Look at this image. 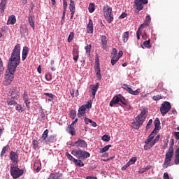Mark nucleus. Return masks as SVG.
I'll list each match as a JSON object with an SVG mask.
<instances>
[{
	"label": "nucleus",
	"mask_w": 179,
	"mask_h": 179,
	"mask_svg": "<svg viewBox=\"0 0 179 179\" xmlns=\"http://www.w3.org/2000/svg\"><path fill=\"white\" fill-rule=\"evenodd\" d=\"M20 64V44H17L13 50L11 56L8 60V73L5 76V85H10L13 80L14 73L16 71L17 66Z\"/></svg>",
	"instance_id": "nucleus-1"
},
{
	"label": "nucleus",
	"mask_w": 179,
	"mask_h": 179,
	"mask_svg": "<svg viewBox=\"0 0 179 179\" xmlns=\"http://www.w3.org/2000/svg\"><path fill=\"white\" fill-rule=\"evenodd\" d=\"M10 171V175L14 179H17L19 177H22L24 173L23 169H19V164H11Z\"/></svg>",
	"instance_id": "nucleus-2"
},
{
	"label": "nucleus",
	"mask_w": 179,
	"mask_h": 179,
	"mask_svg": "<svg viewBox=\"0 0 179 179\" xmlns=\"http://www.w3.org/2000/svg\"><path fill=\"white\" fill-rule=\"evenodd\" d=\"M71 155L75 156V157H77L78 160H86V159L90 157V153L82 150H73L71 151Z\"/></svg>",
	"instance_id": "nucleus-3"
},
{
	"label": "nucleus",
	"mask_w": 179,
	"mask_h": 179,
	"mask_svg": "<svg viewBox=\"0 0 179 179\" xmlns=\"http://www.w3.org/2000/svg\"><path fill=\"white\" fill-rule=\"evenodd\" d=\"M103 14L106 20L108 23H111L114 20V15H113V8L110 6H106L103 7Z\"/></svg>",
	"instance_id": "nucleus-4"
},
{
	"label": "nucleus",
	"mask_w": 179,
	"mask_h": 179,
	"mask_svg": "<svg viewBox=\"0 0 179 179\" xmlns=\"http://www.w3.org/2000/svg\"><path fill=\"white\" fill-rule=\"evenodd\" d=\"M174 156V150L169 149L165 155L164 162L162 164L163 169H167L171 164V159Z\"/></svg>",
	"instance_id": "nucleus-5"
},
{
	"label": "nucleus",
	"mask_w": 179,
	"mask_h": 179,
	"mask_svg": "<svg viewBox=\"0 0 179 179\" xmlns=\"http://www.w3.org/2000/svg\"><path fill=\"white\" fill-rule=\"evenodd\" d=\"M118 103H121L124 106H128V101L125 99V98H124V96L120 95L113 97L110 102V107H113L114 105L118 104Z\"/></svg>",
	"instance_id": "nucleus-6"
},
{
	"label": "nucleus",
	"mask_w": 179,
	"mask_h": 179,
	"mask_svg": "<svg viewBox=\"0 0 179 179\" xmlns=\"http://www.w3.org/2000/svg\"><path fill=\"white\" fill-rule=\"evenodd\" d=\"M157 135V131L153 130L152 133L148 136V139L145 141V145H144L145 150H148V149H150V142L155 139V136ZM150 143V144H149Z\"/></svg>",
	"instance_id": "nucleus-7"
},
{
	"label": "nucleus",
	"mask_w": 179,
	"mask_h": 179,
	"mask_svg": "<svg viewBox=\"0 0 179 179\" xmlns=\"http://www.w3.org/2000/svg\"><path fill=\"white\" fill-rule=\"evenodd\" d=\"M170 110H171V104L169 101H164L160 107V112L162 117H164Z\"/></svg>",
	"instance_id": "nucleus-8"
},
{
	"label": "nucleus",
	"mask_w": 179,
	"mask_h": 179,
	"mask_svg": "<svg viewBox=\"0 0 179 179\" xmlns=\"http://www.w3.org/2000/svg\"><path fill=\"white\" fill-rule=\"evenodd\" d=\"M65 156L67 157L69 160H70V162H73L74 164L78 167H83V166H85V164H83L82 160L76 159V158L73 157V156L71 155L69 152H66Z\"/></svg>",
	"instance_id": "nucleus-9"
},
{
	"label": "nucleus",
	"mask_w": 179,
	"mask_h": 179,
	"mask_svg": "<svg viewBox=\"0 0 179 179\" xmlns=\"http://www.w3.org/2000/svg\"><path fill=\"white\" fill-rule=\"evenodd\" d=\"M123 86L124 87H122V88L124 90H127L129 94H133V96H138V94L141 93V89H137L136 90L134 91L132 90V88H131L127 84H124Z\"/></svg>",
	"instance_id": "nucleus-10"
},
{
	"label": "nucleus",
	"mask_w": 179,
	"mask_h": 179,
	"mask_svg": "<svg viewBox=\"0 0 179 179\" xmlns=\"http://www.w3.org/2000/svg\"><path fill=\"white\" fill-rule=\"evenodd\" d=\"M143 122H145V120L136 117V121L131 122V127L134 129H139V128L142 127Z\"/></svg>",
	"instance_id": "nucleus-11"
},
{
	"label": "nucleus",
	"mask_w": 179,
	"mask_h": 179,
	"mask_svg": "<svg viewBox=\"0 0 179 179\" xmlns=\"http://www.w3.org/2000/svg\"><path fill=\"white\" fill-rule=\"evenodd\" d=\"M134 3L137 10H142L143 9V5H146L148 3V0H135Z\"/></svg>",
	"instance_id": "nucleus-12"
},
{
	"label": "nucleus",
	"mask_w": 179,
	"mask_h": 179,
	"mask_svg": "<svg viewBox=\"0 0 179 179\" xmlns=\"http://www.w3.org/2000/svg\"><path fill=\"white\" fill-rule=\"evenodd\" d=\"M10 159L13 162L12 164H19L17 162L19 160V154L15 151H11L10 152Z\"/></svg>",
	"instance_id": "nucleus-13"
},
{
	"label": "nucleus",
	"mask_w": 179,
	"mask_h": 179,
	"mask_svg": "<svg viewBox=\"0 0 179 179\" xmlns=\"http://www.w3.org/2000/svg\"><path fill=\"white\" fill-rule=\"evenodd\" d=\"M73 146L74 148H87V143L84 140L78 139L73 144Z\"/></svg>",
	"instance_id": "nucleus-14"
},
{
	"label": "nucleus",
	"mask_w": 179,
	"mask_h": 179,
	"mask_svg": "<svg viewBox=\"0 0 179 179\" xmlns=\"http://www.w3.org/2000/svg\"><path fill=\"white\" fill-rule=\"evenodd\" d=\"M10 95L8 96L13 100H17V97H19V91L17 87H13L11 90Z\"/></svg>",
	"instance_id": "nucleus-15"
},
{
	"label": "nucleus",
	"mask_w": 179,
	"mask_h": 179,
	"mask_svg": "<svg viewBox=\"0 0 179 179\" xmlns=\"http://www.w3.org/2000/svg\"><path fill=\"white\" fill-rule=\"evenodd\" d=\"M34 19H36V17L34 15H29L28 16V23L31 26V27L34 30L36 29V24L34 23Z\"/></svg>",
	"instance_id": "nucleus-16"
},
{
	"label": "nucleus",
	"mask_w": 179,
	"mask_h": 179,
	"mask_svg": "<svg viewBox=\"0 0 179 179\" xmlns=\"http://www.w3.org/2000/svg\"><path fill=\"white\" fill-rule=\"evenodd\" d=\"M93 30H94L93 21L90 19L89 22L87 24V33H88V34H92V33H93Z\"/></svg>",
	"instance_id": "nucleus-17"
},
{
	"label": "nucleus",
	"mask_w": 179,
	"mask_h": 179,
	"mask_svg": "<svg viewBox=\"0 0 179 179\" xmlns=\"http://www.w3.org/2000/svg\"><path fill=\"white\" fill-rule=\"evenodd\" d=\"M95 72L96 75L97 80H101V71L100 69V64L98 63L95 68Z\"/></svg>",
	"instance_id": "nucleus-18"
},
{
	"label": "nucleus",
	"mask_w": 179,
	"mask_h": 179,
	"mask_svg": "<svg viewBox=\"0 0 179 179\" xmlns=\"http://www.w3.org/2000/svg\"><path fill=\"white\" fill-rule=\"evenodd\" d=\"M99 83H96V85H91L90 87L92 89V96L93 99L96 97V93L97 92V90L99 89Z\"/></svg>",
	"instance_id": "nucleus-19"
},
{
	"label": "nucleus",
	"mask_w": 179,
	"mask_h": 179,
	"mask_svg": "<svg viewBox=\"0 0 179 179\" xmlns=\"http://www.w3.org/2000/svg\"><path fill=\"white\" fill-rule=\"evenodd\" d=\"M85 114H86V108L85 106H82L78 110V116L79 118H82Z\"/></svg>",
	"instance_id": "nucleus-20"
},
{
	"label": "nucleus",
	"mask_w": 179,
	"mask_h": 179,
	"mask_svg": "<svg viewBox=\"0 0 179 179\" xmlns=\"http://www.w3.org/2000/svg\"><path fill=\"white\" fill-rule=\"evenodd\" d=\"M7 2H8V0H1V3H0L1 13H3V12H5V9H6Z\"/></svg>",
	"instance_id": "nucleus-21"
},
{
	"label": "nucleus",
	"mask_w": 179,
	"mask_h": 179,
	"mask_svg": "<svg viewBox=\"0 0 179 179\" xmlns=\"http://www.w3.org/2000/svg\"><path fill=\"white\" fill-rule=\"evenodd\" d=\"M67 132L70 134L72 136L76 135V131H75V127L72 126V124H70L69 127L67 128Z\"/></svg>",
	"instance_id": "nucleus-22"
},
{
	"label": "nucleus",
	"mask_w": 179,
	"mask_h": 179,
	"mask_svg": "<svg viewBox=\"0 0 179 179\" xmlns=\"http://www.w3.org/2000/svg\"><path fill=\"white\" fill-rule=\"evenodd\" d=\"M160 120L159 117H157L155 120V129L154 131H160Z\"/></svg>",
	"instance_id": "nucleus-23"
},
{
	"label": "nucleus",
	"mask_w": 179,
	"mask_h": 179,
	"mask_svg": "<svg viewBox=\"0 0 179 179\" xmlns=\"http://www.w3.org/2000/svg\"><path fill=\"white\" fill-rule=\"evenodd\" d=\"M101 45L103 50L107 48V37L106 36H101Z\"/></svg>",
	"instance_id": "nucleus-24"
},
{
	"label": "nucleus",
	"mask_w": 179,
	"mask_h": 179,
	"mask_svg": "<svg viewBox=\"0 0 179 179\" xmlns=\"http://www.w3.org/2000/svg\"><path fill=\"white\" fill-rule=\"evenodd\" d=\"M16 23V17L10 15L7 21V24H15Z\"/></svg>",
	"instance_id": "nucleus-25"
},
{
	"label": "nucleus",
	"mask_w": 179,
	"mask_h": 179,
	"mask_svg": "<svg viewBox=\"0 0 179 179\" xmlns=\"http://www.w3.org/2000/svg\"><path fill=\"white\" fill-rule=\"evenodd\" d=\"M27 54H29V48L25 46L22 50V61H24L27 58Z\"/></svg>",
	"instance_id": "nucleus-26"
},
{
	"label": "nucleus",
	"mask_w": 179,
	"mask_h": 179,
	"mask_svg": "<svg viewBox=\"0 0 179 179\" xmlns=\"http://www.w3.org/2000/svg\"><path fill=\"white\" fill-rule=\"evenodd\" d=\"M50 133V131L48 129H45L43 134H42V142H45L47 139L48 138V134Z\"/></svg>",
	"instance_id": "nucleus-27"
},
{
	"label": "nucleus",
	"mask_w": 179,
	"mask_h": 179,
	"mask_svg": "<svg viewBox=\"0 0 179 179\" xmlns=\"http://www.w3.org/2000/svg\"><path fill=\"white\" fill-rule=\"evenodd\" d=\"M73 59L75 61V62H78V59H79V53L76 49L73 50Z\"/></svg>",
	"instance_id": "nucleus-28"
},
{
	"label": "nucleus",
	"mask_w": 179,
	"mask_h": 179,
	"mask_svg": "<svg viewBox=\"0 0 179 179\" xmlns=\"http://www.w3.org/2000/svg\"><path fill=\"white\" fill-rule=\"evenodd\" d=\"M122 40L124 43H127L128 41V38H129V31H125L122 34Z\"/></svg>",
	"instance_id": "nucleus-29"
},
{
	"label": "nucleus",
	"mask_w": 179,
	"mask_h": 179,
	"mask_svg": "<svg viewBox=\"0 0 179 179\" xmlns=\"http://www.w3.org/2000/svg\"><path fill=\"white\" fill-rule=\"evenodd\" d=\"M151 168H152V166L148 165V166H146L144 168H141L138 171V173H139V174H143V173H146V171H148V170H150Z\"/></svg>",
	"instance_id": "nucleus-30"
},
{
	"label": "nucleus",
	"mask_w": 179,
	"mask_h": 179,
	"mask_svg": "<svg viewBox=\"0 0 179 179\" xmlns=\"http://www.w3.org/2000/svg\"><path fill=\"white\" fill-rule=\"evenodd\" d=\"M141 47L142 48H145H145H152V45H150V39H149L148 41H145L143 42V45H141Z\"/></svg>",
	"instance_id": "nucleus-31"
},
{
	"label": "nucleus",
	"mask_w": 179,
	"mask_h": 179,
	"mask_svg": "<svg viewBox=\"0 0 179 179\" xmlns=\"http://www.w3.org/2000/svg\"><path fill=\"white\" fill-rule=\"evenodd\" d=\"M175 164H179V148L176 150L175 152V160H174Z\"/></svg>",
	"instance_id": "nucleus-32"
},
{
	"label": "nucleus",
	"mask_w": 179,
	"mask_h": 179,
	"mask_svg": "<svg viewBox=\"0 0 179 179\" xmlns=\"http://www.w3.org/2000/svg\"><path fill=\"white\" fill-rule=\"evenodd\" d=\"M55 141V135H50V136L48 137V139L45 141V143H52Z\"/></svg>",
	"instance_id": "nucleus-33"
},
{
	"label": "nucleus",
	"mask_w": 179,
	"mask_h": 179,
	"mask_svg": "<svg viewBox=\"0 0 179 179\" xmlns=\"http://www.w3.org/2000/svg\"><path fill=\"white\" fill-rule=\"evenodd\" d=\"M9 145H7L3 148L0 154L1 157H3V156L8 152V150H9Z\"/></svg>",
	"instance_id": "nucleus-34"
},
{
	"label": "nucleus",
	"mask_w": 179,
	"mask_h": 179,
	"mask_svg": "<svg viewBox=\"0 0 179 179\" xmlns=\"http://www.w3.org/2000/svg\"><path fill=\"white\" fill-rule=\"evenodd\" d=\"M145 115H146V110H143L141 112V114H139L137 117L140 118V120H143V121H145V120H146V117H145Z\"/></svg>",
	"instance_id": "nucleus-35"
},
{
	"label": "nucleus",
	"mask_w": 179,
	"mask_h": 179,
	"mask_svg": "<svg viewBox=\"0 0 179 179\" xmlns=\"http://www.w3.org/2000/svg\"><path fill=\"white\" fill-rule=\"evenodd\" d=\"M111 57H112V59L110 62H111V64L114 66L120 60V57H117V56H111Z\"/></svg>",
	"instance_id": "nucleus-36"
},
{
	"label": "nucleus",
	"mask_w": 179,
	"mask_h": 179,
	"mask_svg": "<svg viewBox=\"0 0 179 179\" xmlns=\"http://www.w3.org/2000/svg\"><path fill=\"white\" fill-rule=\"evenodd\" d=\"M160 140V135H157L152 143H150V148H153L157 142Z\"/></svg>",
	"instance_id": "nucleus-37"
},
{
	"label": "nucleus",
	"mask_w": 179,
	"mask_h": 179,
	"mask_svg": "<svg viewBox=\"0 0 179 179\" xmlns=\"http://www.w3.org/2000/svg\"><path fill=\"white\" fill-rule=\"evenodd\" d=\"M7 103L8 104V106H16V104H17V103H16L15 99H12V98H10L9 96L7 100Z\"/></svg>",
	"instance_id": "nucleus-38"
},
{
	"label": "nucleus",
	"mask_w": 179,
	"mask_h": 179,
	"mask_svg": "<svg viewBox=\"0 0 179 179\" xmlns=\"http://www.w3.org/2000/svg\"><path fill=\"white\" fill-rule=\"evenodd\" d=\"M136 160H138V158H136V157H131L127 162V166H131V164H135V163H136Z\"/></svg>",
	"instance_id": "nucleus-39"
},
{
	"label": "nucleus",
	"mask_w": 179,
	"mask_h": 179,
	"mask_svg": "<svg viewBox=\"0 0 179 179\" xmlns=\"http://www.w3.org/2000/svg\"><path fill=\"white\" fill-rule=\"evenodd\" d=\"M95 4L94 3H90L88 7V10L90 12V13H93V12H94V9H95Z\"/></svg>",
	"instance_id": "nucleus-40"
},
{
	"label": "nucleus",
	"mask_w": 179,
	"mask_h": 179,
	"mask_svg": "<svg viewBox=\"0 0 179 179\" xmlns=\"http://www.w3.org/2000/svg\"><path fill=\"white\" fill-rule=\"evenodd\" d=\"M32 145L34 146V149L36 150L37 148H38V138H36V139L33 140Z\"/></svg>",
	"instance_id": "nucleus-41"
},
{
	"label": "nucleus",
	"mask_w": 179,
	"mask_h": 179,
	"mask_svg": "<svg viewBox=\"0 0 179 179\" xmlns=\"http://www.w3.org/2000/svg\"><path fill=\"white\" fill-rule=\"evenodd\" d=\"M4 68H3V62L2 61V58L0 57V75H2V73H3V71H4Z\"/></svg>",
	"instance_id": "nucleus-42"
},
{
	"label": "nucleus",
	"mask_w": 179,
	"mask_h": 179,
	"mask_svg": "<svg viewBox=\"0 0 179 179\" xmlns=\"http://www.w3.org/2000/svg\"><path fill=\"white\" fill-rule=\"evenodd\" d=\"M110 148H111V145H107L105 147H103V148H101L100 150L101 153H104L106 152H107L108 150V149H110Z\"/></svg>",
	"instance_id": "nucleus-43"
},
{
	"label": "nucleus",
	"mask_w": 179,
	"mask_h": 179,
	"mask_svg": "<svg viewBox=\"0 0 179 179\" xmlns=\"http://www.w3.org/2000/svg\"><path fill=\"white\" fill-rule=\"evenodd\" d=\"M85 50H86V53L88 55H90V51L92 50V45H87V46H85Z\"/></svg>",
	"instance_id": "nucleus-44"
},
{
	"label": "nucleus",
	"mask_w": 179,
	"mask_h": 179,
	"mask_svg": "<svg viewBox=\"0 0 179 179\" xmlns=\"http://www.w3.org/2000/svg\"><path fill=\"white\" fill-rule=\"evenodd\" d=\"M38 164H39L38 162L34 164V169L36 170V173H38L40 170H41V168L38 166Z\"/></svg>",
	"instance_id": "nucleus-45"
},
{
	"label": "nucleus",
	"mask_w": 179,
	"mask_h": 179,
	"mask_svg": "<svg viewBox=\"0 0 179 179\" xmlns=\"http://www.w3.org/2000/svg\"><path fill=\"white\" fill-rule=\"evenodd\" d=\"M70 117L72 118V120H75V117H76V110H71L70 111Z\"/></svg>",
	"instance_id": "nucleus-46"
},
{
	"label": "nucleus",
	"mask_w": 179,
	"mask_h": 179,
	"mask_svg": "<svg viewBox=\"0 0 179 179\" xmlns=\"http://www.w3.org/2000/svg\"><path fill=\"white\" fill-rule=\"evenodd\" d=\"M71 12V19H73V15L75 13L76 8L75 6L69 7Z\"/></svg>",
	"instance_id": "nucleus-47"
},
{
	"label": "nucleus",
	"mask_w": 179,
	"mask_h": 179,
	"mask_svg": "<svg viewBox=\"0 0 179 179\" xmlns=\"http://www.w3.org/2000/svg\"><path fill=\"white\" fill-rule=\"evenodd\" d=\"M102 141L103 142H110V136L105 134L102 136Z\"/></svg>",
	"instance_id": "nucleus-48"
},
{
	"label": "nucleus",
	"mask_w": 179,
	"mask_h": 179,
	"mask_svg": "<svg viewBox=\"0 0 179 179\" xmlns=\"http://www.w3.org/2000/svg\"><path fill=\"white\" fill-rule=\"evenodd\" d=\"M74 36H75V33H73V32L70 33L69 38H68V43L72 42V40H73Z\"/></svg>",
	"instance_id": "nucleus-49"
},
{
	"label": "nucleus",
	"mask_w": 179,
	"mask_h": 179,
	"mask_svg": "<svg viewBox=\"0 0 179 179\" xmlns=\"http://www.w3.org/2000/svg\"><path fill=\"white\" fill-rule=\"evenodd\" d=\"M163 99V96L162 95H155L152 96V99L155 100V101H158V100H162Z\"/></svg>",
	"instance_id": "nucleus-50"
},
{
	"label": "nucleus",
	"mask_w": 179,
	"mask_h": 179,
	"mask_svg": "<svg viewBox=\"0 0 179 179\" xmlns=\"http://www.w3.org/2000/svg\"><path fill=\"white\" fill-rule=\"evenodd\" d=\"M152 124H153V120L152 119H150L148 121V122L147 124V126L145 127L146 131H148V130H149L150 129V127H151Z\"/></svg>",
	"instance_id": "nucleus-51"
},
{
	"label": "nucleus",
	"mask_w": 179,
	"mask_h": 179,
	"mask_svg": "<svg viewBox=\"0 0 179 179\" xmlns=\"http://www.w3.org/2000/svg\"><path fill=\"white\" fill-rule=\"evenodd\" d=\"M59 176H58L55 173H51L50 176H49L48 179H58Z\"/></svg>",
	"instance_id": "nucleus-52"
},
{
	"label": "nucleus",
	"mask_w": 179,
	"mask_h": 179,
	"mask_svg": "<svg viewBox=\"0 0 179 179\" xmlns=\"http://www.w3.org/2000/svg\"><path fill=\"white\" fill-rule=\"evenodd\" d=\"M148 26H149V23L144 22L141 24L138 28L139 29L142 30V29H145V27H148Z\"/></svg>",
	"instance_id": "nucleus-53"
},
{
	"label": "nucleus",
	"mask_w": 179,
	"mask_h": 179,
	"mask_svg": "<svg viewBox=\"0 0 179 179\" xmlns=\"http://www.w3.org/2000/svg\"><path fill=\"white\" fill-rule=\"evenodd\" d=\"M45 79L48 81L51 80V79H52V74L50 73L45 74Z\"/></svg>",
	"instance_id": "nucleus-54"
},
{
	"label": "nucleus",
	"mask_w": 179,
	"mask_h": 179,
	"mask_svg": "<svg viewBox=\"0 0 179 179\" xmlns=\"http://www.w3.org/2000/svg\"><path fill=\"white\" fill-rule=\"evenodd\" d=\"M151 20H152V18L150 17V15H147L144 22L145 23H148V25H149V24H150V21Z\"/></svg>",
	"instance_id": "nucleus-55"
},
{
	"label": "nucleus",
	"mask_w": 179,
	"mask_h": 179,
	"mask_svg": "<svg viewBox=\"0 0 179 179\" xmlns=\"http://www.w3.org/2000/svg\"><path fill=\"white\" fill-rule=\"evenodd\" d=\"M27 99H29V94H27V91H24L23 94V100L24 101L25 100H27Z\"/></svg>",
	"instance_id": "nucleus-56"
},
{
	"label": "nucleus",
	"mask_w": 179,
	"mask_h": 179,
	"mask_svg": "<svg viewBox=\"0 0 179 179\" xmlns=\"http://www.w3.org/2000/svg\"><path fill=\"white\" fill-rule=\"evenodd\" d=\"M174 139H171V144H170V146H169V149L172 150H174Z\"/></svg>",
	"instance_id": "nucleus-57"
},
{
	"label": "nucleus",
	"mask_w": 179,
	"mask_h": 179,
	"mask_svg": "<svg viewBox=\"0 0 179 179\" xmlns=\"http://www.w3.org/2000/svg\"><path fill=\"white\" fill-rule=\"evenodd\" d=\"M84 106H85V109L86 108H92V102L88 101L86 105H84Z\"/></svg>",
	"instance_id": "nucleus-58"
},
{
	"label": "nucleus",
	"mask_w": 179,
	"mask_h": 179,
	"mask_svg": "<svg viewBox=\"0 0 179 179\" xmlns=\"http://www.w3.org/2000/svg\"><path fill=\"white\" fill-rule=\"evenodd\" d=\"M111 57H117V49H113V51L111 52Z\"/></svg>",
	"instance_id": "nucleus-59"
},
{
	"label": "nucleus",
	"mask_w": 179,
	"mask_h": 179,
	"mask_svg": "<svg viewBox=\"0 0 179 179\" xmlns=\"http://www.w3.org/2000/svg\"><path fill=\"white\" fill-rule=\"evenodd\" d=\"M44 96H47L48 97H50V99H52V100H53L54 99V94L51 93H45Z\"/></svg>",
	"instance_id": "nucleus-60"
},
{
	"label": "nucleus",
	"mask_w": 179,
	"mask_h": 179,
	"mask_svg": "<svg viewBox=\"0 0 179 179\" xmlns=\"http://www.w3.org/2000/svg\"><path fill=\"white\" fill-rule=\"evenodd\" d=\"M24 103L26 104V106L27 107V108H30V101L28 99L24 101Z\"/></svg>",
	"instance_id": "nucleus-61"
},
{
	"label": "nucleus",
	"mask_w": 179,
	"mask_h": 179,
	"mask_svg": "<svg viewBox=\"0 0 179 179\" xmlns=\"http://www.w3.org/2000/svg\"><path fill=\"white\" fill-rule=\"evenodd\" d=\"M63 8L64 10H66V8H68V3L66 2V0H63Z\"/></svg>",
	"instance_id": "nucleus-62"
},
{
	"label": "nucleus",
	"mask_w": 179,
	"mask_h": 179,
	"mask_svg": "<svg viewBox=\"0 0 179 179\" xmlns=\"http://www.w3.org/2000/svg\"><path fill=\"white\" fill-rule=\"evenodd\" d=\"M84 121H85V124H89V122L90 123H91L92 122V120L91 119H89V118H87V117H85L84 118Z\"/></svg>",
	"instance_id": "nucleus-63"
},
{
	"label": "nucleus",
	"mask_w": 179,
	"mask_h": 179,
	"mask_svg": "<svg viewBox=\"0 0 179 179\" xmlns=\"http://www.w3.org/2000/svg\"><path fill=\"white\" fill-rule=\"evenodd\" d=\"M175 137H176V139H177L178 141L179 139V131L178 132H175Z\"/></svg>",
	"instance_id": "nucleus-64"
}]
</instances>
